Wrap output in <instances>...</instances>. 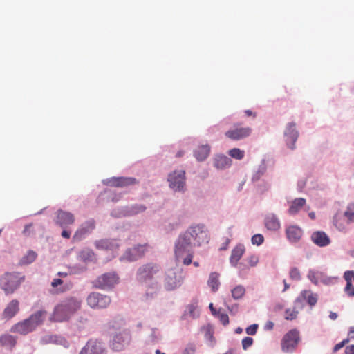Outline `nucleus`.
<instances>
[{
  "instance_id": "obj_42",
  "label": "nucleus",
  "mask_w": 354,
  "mask_h": 354,
  "mask_svg": "<svg viewBox=\"0 0 354 354\" xmlns=\"http://www.w3.org/2000/svg\"><path fill=\"white\" fill-rule=\"evenodd\" d=\"M251 241L253 245H260L263 243L264 237L261 234H257L252 236Z\"/></svg>"
},
{
  "instance_id": "obj_33",
  "label": "nucleus",
  "mask_w": 354,
  "mask_h": 354,
  "mask_svg": "<svg viewBox=\"0 0 354 354\" xmlns=\"http://www.w3.org/2000/svg\"><path fill=\"white\" fill-rule=\"evenodd\" d=\"M37 253L32 250H30L27 252V254L24 256L20 261H19V264L20 265H28V264H30L31 263H32L37 258Z\"/></svg>"
},
{
  "instance_id": "obj_62",
  "label": "nucleus",
  "mask_w": 354,
  "mask_h": 354,
  "mask_svg": "<svg viewBox=\"0 0 354 354\" xmlns=\"http://www.w3.org/2000/svg\"><path fill=\"white\" fill-rule=\"evenodd\" d=\"M67 274H67L66 272H59L57 273V275H58V276H59V277H66V276H67Z\"/></svg>"
},
{
  "instance_id": "obj_22",
  "label": "nucleus",
  "mask_w": 354,
  "mask_h": 354,
  "mask_svg": "<svg viewBox=\"0 0 354 354\" xmlns=\"http://www.w3.org/2000/svg\"><path fill=\"white\" fill-rule=\"evenodd\" d=\"M311 239L313 242L319 247L328 245L330 241L328 235L322 231H317L312 234Z\"/></svg>"
},
{
  "instance_id": "obj_51",
  "label": "nucleus",
  "mask_w": 354,
  "mask_h": 354,
  "mask_svg": "<svg viewBox=\"0 0 354 354\" xmlns=\"http://www.w3.org/2000/svg\"><path fill=\"white\" fill-rule=\"evenodd\" d=\"M344 291L348 297H354V286H353L352 283L351 287L348 290H346L345 288Z\"/></svg>"
},
{
  "instance_id": "obj_56",
  "label": "nucleus",
  "mask_w": 354,
  "mask_h": 354,
  "mask_svg": "<svg viewBox=\"0 0 354 354\" xmlns=\"http://www.w3.org/2000/svg\"><path fill=\"white\" fill-rule=\"evenodd\" d=\"M62 237L64 238H66V239H69L70 236H71V232L70 231H68V230H64L62 232Z\"/></svg>"
},
{
  "instance_id": "obj_10",
  "label": "nucleus",
  "mask_w": 354,
  "mask_h": 354,
  "mask_svg": "<svg viewBox=\"0 0 354 354\" xmlns=\"http://www.w3.org/2000/svg\"><path fill=\"white\" fill-rule=\"evenodd\" d=\"M119 277L114 272H107L100 276L95 281V286L100 289L113 287L118 283Z\"/></svg>"
},
{
  "instance_id": "obj_39",
  "label": "nucleus",
  "mask_w": 354,
  "mask_h": 354,
  "mask_svg": "<svg viewBox=\"0 0 354 354\" xmlns=\"http://www.w3.org/2000/svg\"><path fill=\"white\" fill-rule=\"evenodd\" d=\"M354 277L353 271H346L344 272V277L346 281V290H348L351 287L352 279Z\"/></svg>"
},
{
  "instance_id": "obj_30",
  "label": "nucleus",
  "mask_w": 354,
  "mask_h": 354,
  "mask_svg": "<svg viewBox=\"0 0 354 354\" xmlns=\"http://www.w3.org/2000/svg\"><path fill=\"white\" fill-rule=\"evenodd\" d=\"M300 297L306 300L308 304L311 306H315L317 301V295L313 294L310 290H303L301 292Z\"/></svg>"
},
{
  "instance_id": "obj_61",
  "label": "nucleus",
  "mask_w": 354,
  "mask_h": 354,
  "mask_svg": "<svg viewBox=\"0 0 354 354\" xmlns=\"http://www.w3.org/2000/svg\"><path fill=\"white\" fill-rule=\"evenodd\" d=\"M348 336L351 338H353L354 337V328H351V329L349 330V333H348Z\"/></svg>"
},
{
  "instance_id": "obj_2",
  "label": "nucleus",
  "mask_w": 354,
  "mask_h": 354,
  "mask_svg": "<svg viewBox=\"0 0 354 354\" xmlns=\"http://www.w3.org/2000/svg\"><path fill=\"white\" fill-rule=\"evenodd\" d=\"M193 243L186 233L179 235L175 242L174 255L177 261L181 259L185 254L187 257L183 259V263L185 266H189L192 262L194 252L191 250Z\"/></svg>"
},
{
  "instance_id": "obj_1",
  "label": "nucleus",
  "mask_w": 354,
  "mask_h": 354,
  "mask_svg": "<svg viewBox=\"0 0 354 354\" xmlns=\"http://www.w3.org/2000/svg\"><path fill=\"white\" fill-rule=\"evenodd\" d=\"M82 307V300L75 296L64 298L57 304L50 317L53 322H68Z\"/></svg>"
},
{
  "instance_id": "obj_55",
  "label": "nucleus",
  "mask_w": 354,
  "mask_h": 354,
  "mask_svg": "<svg viewBox=\"0 0 354 354\" xmlns=\"http://www.w3.org/2000/svg\"><path fill=\"white\" fill-rule=\"evenodd\" d=\"M274 327V323L271 321L267 322L265 326L266 330H272Z\"/></svg>"
},
{
  "instance_id": "obj_40",
  "label": "nucleus",
  "mask_w": 354,
  "mask_h": 354,
  "mask_svg": "<svg viewBox=\"0 0 354 354\" xmlns=\"http://www.w3.org/2000/svg\"><path fill=\"white\" fill-rule=\"evenodd\" d=\"M289 275L292 280L299 281L301 279V273L297 268H292L290 270Z\"/></svg>"
},
{
  "instance_id": "obj_9",
  "label": "nucleus",
  "mask_w": 354,
  "mask_h": 354,
  "mask_svg": "<svg viewBox=\"0 0 354 354\" xmlns=\"http://www.w3.org/2000/svg\"><path fill=\"white\" fill-rule=\"evenodd\" d=\"M88 305L92 308H105L111 304V298L98 292H92L86 299Z\"/></svg>"
},
{
  "instance_id": "obj_3",
  "label": "nucleus",
  "mask_w": 354,
  "mask_h": 354,
  "mask_svg": "<svg viewBox=\"0 0 354 354\" xmlns=\"http://www.w3.org/2000/svg\"><path fill=\"white\" fill-rule=\"evenodd\" d=\"M46 315L47 312L46 310H39L32 314L29 318L15 324L12 330L21 335H26L41 324Z\"/></svg>"
},
{
  "instance_id": "obj_35",
  "label": "nucleus",
  "mask_w": 354,
  "mask_h": 354,
  "mask_svg": "<svg viewBox=\"0 0 354 354\" xmlns=\"http://www.w3.org/2000/svg\"><path fill=\"white\" fill-rule=\"evenodd\" d=\"M94 257L93 252L90 249L82 250L80 253V257L84 261H91Z\"/></svg>"
},
{
  "instance_id": "obj_44",
  "label": "nucleus",
  "mask_w": 354,
  "mask_h": 354,
  "mask_svg": "<svg viewBox=\"0 0 354 354\" xmlns=\"http://www.w3.org/2000/svg\"><path fill=\"white\" fill-rule=\"evenodd\" d=\"M253 344V339L250 337H245L242 339V346L244 350L248 349Z\"/></svg>"
},
{
  "instance_id": "obj_41",
  "label": "nucleus",
  "mask_w": 354,
  "mask_h": 354,
  "mask_svg": "<svg viewBox=\"0 0 354 354\" xmlns=\"http://www.w3.org/2000/svg\"><path fill=\"white\" fill-rule=\"evenodd\" d=\"M216 317H218L219 321L224 326H227L229 324V317H228V315L226 313L221 312V310H218L217 315Z\"/></svg>"
},
{
  "instance_id": "obj_14",
  "label": "nucleus",
  "mask_w": 354,
  "mask_h": 354,
  "mask_svg": "<svg viewBox=\"0 0 354 354\" xmlns=\"http://www.w3.org/2000/svg\"><path fill=\"white\" fill-rule=\"evenodd\" d=\"M106 185L116 187H124L136 183V179L131 177H113L104 181Z\"/></svg>"
},
{
  "instance_id": "obj_43",
  "label": "nucleus",
  "mask_w": 354,
  "mask_h": 354,
  "mask_svg": "<svg viewBox=\"0 0 354 354\" xmlns=\"http://www.w3.org/2000/svg\"><path fill=\"white\" fill-rule=\"evenodd\" d=\"M158 289V286L157 284H155L153 287L148 288L145 294L146 299H148L149 297H152L153 295L156 293Z\"/></svg>"
},
{
  "instance_id": "obj_17",
  "label": "nucleus",
  "mask_w": 354,
  "mask_h": 354,
  "mask_svg": "<svg viewBox=\"0 0 354 354\" xmlns=\"http://www.w3.org/2000/svg\"><path fill=\"white\" fill-rule=\"evenodd\" d=\"M75 222L74 215L68 212L59 210L57 212L56 223L62 228H66L68 225H72Z\"/></svg>"
},
{
  "instance_id": "obj_4",
  "label": "nucleus",
  "mask_w": 354,
  "mask_h": 354,
  "mask_svg": "<svg viewBox=\"0 0 354 354\" xmlns=\"http://www.w3.org/2000/svg\"><path fill=\"white\" fill-rule=\"evenodd\" d=\"M193 243L194 246H201L209 242L208 230L203 224H196L190 226L185 232Z\"/></svg>"
},
{
  "instance_id": "obj_59",
  "label": "nucleus",
  "mask_w": 354,
  "mask_h": 354,
  "mask_svg": "<svg viewBox=\"0 0 354 354\" xmlns=\"http://www.w3.org/2000/svg\"><path fill=\"white\" fill-rule=\"evenodd\" d=\"M145 209V207H143L142 205H139L138 207H136V210L135 211L136 213H138V212H142Z\"/></svg>"
},
{
  "instance_id": "obj_32",
  "label": "nucleus",
  "mask_w": 354,
  "mask_h": 354,
  "mask_svg": "<svg viewBox=\"0 0 354 354\" xmlns=\"http://www.w3.org/2000/svg\"><path fill=\"white\" fill-rule=\"evenodd\" d=\"M259 262V258L256 255H251L248 258L245 259L243 262L240 263L241 266H243V270L245 268H250L254 267Z\"/></svg>"
},
{
  "instance_id": "obj_21",
  "label": "nucleus",
  "mask_w": 354,
  "mask_h": 354,
  "mask_svg": "<svg viewBox=\"0 0 354 354\" xmlns=\"http://www.w3.org/2000/svg\"><path fill=\"white\" fill-rule=\"evenodd\" d=\"M19 310V302L17 299H12L6 306L2 313V317L5 319L12 318Z\"/></svg>"
},
{
  "instance_id": "obj_47",
  "label": "nucleus",
  "mask_w": 354,
  "mask_h": 354,
  "mask_svg": "<svg viewBox=\"0 0 354 354\" xmlns=\"http://www.w3.org/2000/svg\"><path fill=\"white\" fill-rule=\"evenodd\" d=\"M348 342V339H344L343 341H342L341 342L337 344L334 348H333V351L334 352H337V351H339V349H341L342 348H343L344 346V345Z\"/></svg>"
},
{
  "instance_id": "obj_15",
  "label": "nucleus",
  "mask_w": 354,
  "mask_h": 354,
  "mask_svg": "<svg viewBox=\"0 0 354 354\" xmlns=\"http://www.w3.org/2000/svg\"><path fill=\"white\" fill-rule=\"evenodd\" d=\"M95 228V222L93 220H90L82 224L79 227L73 235V240L75 241H79L82 240L85 236L91 233Z\"/></svg>"
},
{
  "instance_id": "obj_50",
  "label": "nucleus",
  "mask_w": 354,
  "mask_h": 354,
  "mask_svg": "<svg viewBox=\"0 0 354 354\" xmlns=\"http://www.w3.org/2000/svg\"><path fill=\"white\" fill-rule=\"evenodd\" d=\"M124 324V322L122 319H120L118 320V323L116 320L113 322V328H120V326H122Z\"/></svg>"
},
{
  "instance_id": "obj_37",
  "label": "nucleus",
  "mask_w": 354,
  "mask_h": 354,
  "mask_svg": "<svg viewBox=\"0 0 354 354\" xmlns=\"http://www.w3.org/2000/svg\"><path fill=\"white\" fill-rule=\"evenodd\" d=\"M344 216L347 218L348 221L354 222V203L348 204L344 212Z\"/></svg>"
},
{
  "instance_id": "obj_63",
  "label": "nucleus",
  "mask_w": 354,
  "mask_h": 354,
  "mask_svg": "<svg viewBox=\"0 0 354 354\" xmlns=\"http://www.w3.org/2000/svg\"><path fill=\"white\" fill-rule=\"evenodd\" d=\"M283 283H284V290H283V291H286L287 289L289 288V285L287 283L286 280H283Z\"/></svg>"
},
{
  "instance_id": "obj_45",
  "label": "nucleus",
  "mask_w": 354,
  "mask_h": 354,
  "mask_svg": "<svg viewBox=\"0 0 354 354\" xmlns=\"http://www.w3.org/2000/svg\"><path fill=\"white\" fill-rule=\"evenodd\" d=\"M258 329V324H254L246 328V333L250 335H254Z\"/></svg>"
},
{
  "instance_id": "obj_27",
  "label": "nucleus",
  "mask_w": 354,
  "mask_h": 354,
  "mask_svg": "<svg viewBox=\"0 0 354 354\" xmlns=\"http://www.w3.org/2000/svg\"><path fill=\"white\" fill-rule=\"evenodd\" d=\"M210 152V147L208 145L199 146L194 151V156L198 161H203L207 158Z\"/></svg>"
},
{
  "instance_id": "obj_18",
  "label": "nucleus",
  "mask_w": 354,
  "mask_h": 354,
  "mask_svg": "<svg viewBox=\"0 0 354 354\" xmlns=\"http://www.w3.org/2000/svg\"><path fill=\"white\" fill-rule=\"evenodd\" d=\"M146 251V245H138L126 251L123 259L129 261H136L143 256Z\"/></svg>"
},
{
  "instance_id": "obj_26",
  "label": "nucleus",
  "mask_w": 354,
  "mask_h": 354,
  "mask_svg": "<svg viewBox=\"0 0 354 354\" xmlns=\"http://www.w3.org/2000/svg\"><path fill=\"white\" fill-rule=\"evenodd\" d=\"M232 165V160L230 158L224 155H217L214 160V165L218 169L228 168Z\"/></svg>"
},
{
  "instance_id": "obj_28",
  "label": "nucleus",
  "mask_w": 354,
  "mask_h": 354,
  "mask_svg": "<svg viewBox=\"0 0 354 354\" xmlns=\"http://www.w3.org/2000/svg\"><path fill=\"white\" fill-rule=\"evenodd\" d=\"M306 204V200L303 198H298L293 200L288 209V213L291 215H295L299 212V211Z\"/></svg>"
},
{
  "instance_id": "obj_24",
  "label": "nucleus",
  "mask_w": 354,
  "mask_h": 354,
  "mask_svg": "<svg viewBox=\"0 0 354 354\" xmlns=\"http://www.w3.org/2000/svg\"><path fill=\"white\" fill-rule=\"evenodd\" d=\"M264 223L266 227L271 231H277L281 227L278 218L273 214H268L266 216Z\"/></svg>"
},
{
  "instance_id": "obj_8",
  "label": "nucleus",
  "mask_w": 354,
  "mask_h": 354,
  "mask_svg": "<svg viewBox=\"0 0 354 354\" xmlns=\"http://www.w3.org/2000/svg\"><path fill=\"white\" fill-rule=\"evenodd\" d=\"M299 341V332L296 329L288 332L281 340V348L283 352H292L297 347Z\"/></svg>"
},
{
  "instance_id": "obj_38",
  "label": "nucleus",
  "mask_w": 354,
  "mask_h": 354,
  "mask_svg": "<svg viewBox=\"0 0 354 354\" xmlns=\"http://www.w3.org/2000/svg\"><path fill=\"white\" fill-rule=\"evenodd\" d=\"M298 311L295 308H288L285 311V319L286 320H294L297 318Z\"/></svg>"
},
{
  "instance_id": "obj_57",
  "label": "nucleus",
  "mask_w": 354,
  "mask_h": 354,
  "mask_svg": "<svg viewBox=\"0 0 354 354\" xmlns=\"http://www.w3.org/2000/svg\"><path fill=\"white\" fill-rule=\"evenodd\" d=\"M209 309H210V310H211L212 314L213 315H214V316H216V315H217V312H218V310H216L214 308V306H213V304H212V303H210V304H209Z\"/></svg>"
},
{
  "instance_id": "obj_23",
  "label": "nucleus",
  "mask_w": 354,
  "mask_h": 354,
  "mask_svg": "<svg viewBox=\"0 0 354 354\" xmlns=\"http://www.w3.org/2000/svg\"><path fill=\"white\" fill-rule=\"evenodd\" d=\"M98 249L114 251L119 247L118 241L115 239H102L95 243Z\"/></svg>"
},
{
  "instance_id": "obj_53",
  "label": "nucleus",
  "mask_w": 354,
  "mask_h": 354,
  "mask_svg": "<svg viewBox=\"0 0 354 354\" xmlns=\"http://www.w3.org/2000/svg\"><path fill=\"white\" fill-rule=\"evenodd\" d=\"M62 283H63V281L62 279H55L52 281L51 286L55 288V287L58 286L59 285L62 284Z\"/></svg>"
},
{
  "instance_id": "obj_36",
  "label": "nucleus",
  "mask_w": 354,
  "mask_h": 354,
  "mask_svg": "<svg viewBox=\"0 0 354 354\" xmlns=\"http://www.w3.org/2000/svg\"><path fill=\"white\" fill-rule=\"evenodd\" d=\"M229 155L236 160H241L244 157L245 152L238 148H234L229 151Z\"/></svg>"
},
{
  "instance_id": "obj_12",
  "label": "nucleus",
  "mask_w": 354,
  "mask_h": 354,
  "mask_svg": "<svg viewBox=\"0 0 354 354\" xmlns=\"http://www.w3.org/2000/svg\"><path fill=\"white\" fill-rule=\"evenodd\" d=\"M183 282V278L180 274L178 275L174 270H169L167 272L165 278V287L167 290H172L179 287Z\"/></svg>"
},
{
  "instance_id": "obj_19",
  "label": "nucleus",
  "mask_w": 354,
  "mask_h": 354,
  "mask_svg": "<svg viewBox=\"0 0 354 354\" xmlns=\"http://www.w3.org/2000/svg\"><path fill=\"white\" fill-rule=\"evenodd\" d=\"M285 136L289 147L291 149H295V143L298 138V132L296 131L295 123L290 122L288 124L285 131Z\"/></svg>"
},
{
  "instance_id": "obj_20",
  "label": "nucleus",
  "mask_w": 354,
  "mask_h": 354,
  "mask_svg": "<svg viewBox=\"0 0 354 354\" xmlns=\"http://www.w3.org/2000/svg\"><path fill=\"white\" fill-rule=\"evenodd\" d=\"M286 234L288 240L291 243L299 242L302 236V230L297 225H291L286 229Z\"/></svg>"
},
{
  "instance_id": "obj_34",
  "label": "nucleus",
  "mask_w": 354,
  "mask_h": 354,
  "mask_svg": "<svg viewBox=\"0 0 354 354\" xmlns=\"http://www.w3.org/2000/svg\"><path fill=\"white\" fill-rule=\"evenodd\" d=\"M231 292L233 299L235 300H238L241 299L244 296L245 293V289L243 286L239 285L234 287L232 290Z\"/></svg>"
},
{
  "instance_id": "obj_16",
  "label": "nucleus",
  "mask_w": 354,
  "mask_h": 354,
  "mask_svg": "<svg viewBox=\"0 0 354 354\" xmlns=\"http://www.w3.org/2000/svg\"><path fill=\"white\" fill-rule=\"evenodd\" d=\"M252 129L250 127H239L225 132V136L232 140H239L250 135Z\"/></svg>"
},
{
  "instance_id": "obj_64",
  "label": "nucleus",
  "mask_w": 354,
  "mask_h": 354,
  "mask_svg": "<svg viewBox=\"0 0 354 354\" xmlns=\"http://www.w3.org/2000/svg\"><path fill=\"white\" fill-rule=\"evenodd\" d=\"M308 215L311 219L313 220L315 218V212H310Z\"/></svg>"
},
{
  "instance_id": "obj_13",
  "label": "nucleus",
  "mask_w": 354,
  "mask_h": 354,
  "mask_svg": "<svg viewBox=\"0 0 354 354\" xmlns=\"http://www.w3.org/2000/svg\"><path fill=\"white\" fill-rule=\"evenodd\" d=\"M79 354H107L106 348L95 340H89Z\"/></svg>"
},
{
  "instance_id": "obj_11",
  "label": "nucleus",
  "mask_w": 354,
  "mask_h": 354,
  "mask_svg": "<svg viewBox=\"0 0 354 354\" xmlns=\"http://www.w3.org/2000/svg\"><path fill=\"white\" fill-rule=\"evenodd\" d=\"M169 187L174 191H182L185 185V172L184 170L174 171L168 176Z\"/></svg>"
},
{
  "instance_id": "obj_25",
  "label": "nucleus",
  "mask_w": 354,
  "mask_h": 354,
  "mask_svg": "<svg viewBox=\"0 0 354 354\" xmlns=\"http://www.w3.org/2000/svg\"><path fill=\"white\" fill-rule=\"evenodd\" d=\"M245 252V248L243 245H236L232 251L230 258V263L232 266H236L238 261L241 259Z\"/></svg>"
},
{
  "instance_id": "obj_49",
  "label": "nucleus",
  "mask_w": 354,
  "mask_h": 354,
  "mask_svg": "<svg viewBox=\"0 0 354 354\" xmlns=\"http://www.w3.org/2000/svg\"><path fill=\"white\" fill-rule=\"evenodd\" d=\"M197 308V306L194 304H190L187 306V309L189 310V313L191 316H194L195 315V311Z\"/></svg>"
},
{
  "instance_id": "obj_46",
  "label": "nucleus",
  "mask_w": 354,
  "mask_h": 354,
  "mask_svg": "<svg viewBox=\"0 0 354 354\" xmlns=\"http://www.w3.org/2000/svg\"><path fill=\"white\" fill-rule=\"evenodd\" d=\"M308 278L313 283L317 284L318 277L317 276V273L315 271L310 270L308 274Z\"/></svg>"
},
{
  "instance_id": "obj_7",
  "label": "nucleus",
  "mask_w": 354,
  "mask_h": 354,
  "mask_svg": "<svg viewBox=\"0 0 354 354\" xmlns=\"http://www.w3.org/2000/svg\"><path fill=\"white\" fill-rule=\"evenodd\" d=\"M160 271V266L156 263H147L140 267L137 271V279L145 282L153 279Z\"/></svg>"
},
{
  "instance_id": "obj_60",
  "label": "nucleus",
  "mask_w": 354,
  "mask_h": 354,
  "mask_svg": "<svg viewBox=\"0 0 354 354\" xmlns=\"http://www.w3.org/2000/svg\"><path fill=\"white\" fill-rule=\"evenodd\" d=\"M329 317L333 319V320H335L337 319V315L335 313H333V312H330V315H329Z\"/></svg>"
},
{
  "instance_id": "obj_54",
  "label": "nucleus",
  "mask_w": 354,
  "mask_h": 354,
  "mask_svg": "<svg viewBox=\"0 0 354 354\" xmlns=\"http://www.w3.org/2000/svg\"><path fill=\"white\" fill-rule=\"evenodd\" d=\"M32 227V224H28V225H26L25 226V228L24 230V234H26V235H29L30 234V229Z\"/></svg>"
},
{
  "instance_id": "obj_58",
  "label": "nucleus",
  "mask_w": 354,
  "mask_h": 354,
  "mask_svg": "<svg viewBox=\"0 0 354 354\" xmlns=\"http://www.w3.org/2000/svg\"><path fill=\"white\" fill-rule=\"evenodd\" d=\"M245 113L248 117L252 116L254 118L256 117V113H253L251 110H245Z\"/></svg>"
},
{
  "instance_id": "obj_29",
  "label": "nucleus",
  "mask_w": 354,
  "mask_h": 354,
  "mask_svg": "<svg viewBox=\"0 0 354 354\" xmlns=\"http://www.w3.org/2000/svg\"><path fill=\"white\" fill-rule=\"evenodd\" d=\"M219 277L220 274L216 272H211L209 276L207 284L211 288V290L213 292H216L220 287L221 283L219 281Z\"/></svg>"
},
{
  "instance_id": "obj_31",
  "label": "nucleus",
  "mask_w": 354,
  "mask_h": 354,
  "mask_svg": "<svg viewBox=\"0 0 354 354\" xmlns=\"http://www.w3.org/2000/svg\"><path fill=\"white\" fill-rule=\"evenodd\" d=\"M0 343L3 346L12 348L16 344V339L10 335H3L0 337Z\"/></svg>"
},
{
  "instance_id": "obj_48",
  "label": "nucleus",
  "mask_w": 354,
  "mask_h": 354,
  "mask_svg": "<svg viewBox=\"0 0 354 354\" xmlns=\"http://www.w3.org/2000/svg\"><path fill=\"white\" fill-rule=\"evenodd\" d=\"M195 351H196L195 346L194 345L191 344L185 348L183 354H194Z\"/></svg>"
},
{
  "instance_id": "obj_6",
  "label": "nucleus",
  "mask_w": 354,
  "mask_h": 354,
  "mask_svg": "<svg viewBox=\"0 0 354 354\" xmlns=\"http://www.w3.org/2000/svg\"><path fill=\"white\" fill-rule=\"evenodd\" d=\"M131 341V335L128 330H123L113 336L110 346L115 351H120L128 346Z\"/></svg>"
},
{
  "instance_id": "obj_52",
  "label": "nucleus",
  "mask_w": 354,
  "mask_h": 354,
  "mask_svg": "<svg viewBox=\"0 0 354 354\" xmlns=\"http://www.w3.org/2000/svg\"><path fill=\"white\" fill-rule=\"evenodd\" d=\"M346 354H354V345H350L345 348Z\"/></svg>"
},
{
  "instance_id": "obj_5",
  "label": "nucleus",
  "mask_w": 354,
  "mask_h": 354,
  "mask_svg": "<svg viewBox=\"0 0 354 354\" xmlns=\"http://www.w3.org/2000/svg\"><path fill=\"white\" fill-rule=\"evenodd\" d=\"M24 280L19 272H6L0 279V287L6 295L13 293Z\"/></svg>"
}]
</instances>
